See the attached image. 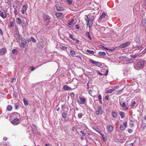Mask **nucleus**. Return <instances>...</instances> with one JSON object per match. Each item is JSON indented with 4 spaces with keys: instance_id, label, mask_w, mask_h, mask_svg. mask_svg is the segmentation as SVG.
Returning <instances> with one entry per match:
<instances>
[{
    "instance_id": "f257e3e1",
    "label": "nucleus",
    "mask_w": 146,
    "mask_h": 146,
    "mask_svg": "<svg viewBox=\"0 0 146 146\" xmlns=\"http://www.w3.org/2000/svg\"><path fill=\"white\" fill-rule=\"evenodd\" d=\"M145 61L143 59H139L137 62L136 64L134 66V68L137 70L143 69L145 66Z\"/></svg>"
},
{
    "instance_id": "f03ea898",
    "label": "nucleus",
    "mask_w": 146,
    "mask_h": 146,
    "mask_svg": "<svg viewBox=\"0 0 146 146\" xmlns=\"http://www.w3.org/2000/svg\"><path fill=\"white\" fill-rule=\"evenodd\" d=\"M42 17L46 26H48L50 22L51 18L50 16L44 13H42Z\"/></svg>"
},
{
    "instance_id": "7ed1b4c3",
    "label": "nucleus",
    "mask_w": 146,
    "mask_h": 146,
    "mask_svg": "<svg viewBox=\"0 0 146 146\" xmlns=\"http://www.w3.org/2000/svg\"><path fill=\"white\" fill-rule=\"evenodd\" d=\"M85 20L87 22V25L89 27L92 26L93 24V21L94 19L93 16L91 18H89L87 15L85 16Z\"/></svg>"
},
{
    "instance_id": "20e7f679",
    "label": "nucleus",
    "mask_w": 146,
    "mask_h": 146,
    "mask_svg": "<svg viewBox=\"0 0 146 146\" xmlns=\"http://www.w3.org/2000/svg\"><path fill=\"white\" fill-rule=\"evenodd\" d=\"M106 14L105 12H103L98 19V21L99 22H102L106 20Z\"/></svg>"
},
{
    "instance_id": "39448f33",
    "label": "nucleus",
    "mask_w": 146,
    "mask_h": 146,
    "mask_svg": "<svg viewBox=\"0 0 146 146\" xmlns=\"http://www.w3.org/2000/svg\"><path fill=\"white\" fill-rule=\"evenodd\" d=\"M89 61L90 62L94 64L95 66L99 67H101L102 66V64L100 62L95 61L92 59H90Z\"/></svg>"
},
{
    "instance_id": "423d86ee",
    "label": "nucleus",
    "mask_w": 146,
    "mask_h": 146,
    "mask_svg": "<svg viewBox=\"0 0 146 146\" xmlns=\"http://www.w3.org/2000/svg\"><path fill=\"white\" fill-rule=\"evenodd\" d=\"M103 110L101 106H99L98 107L97 110L95 111V114L97 115L102 114L103 113Z\"/></svg>"
},
{
    "instance_id": "0eeeda50",
    "label": "nucleus",
    "mask_w": 146,
    "mask_h": 146,
    "mask_svg": "<svg viewBox=\"0 0 146 146\" xmlns=\"http://www.w3.org/2000/svg\"><path fill=\"white\" fill-rule=\"evenodd\" d=\"M119 104L122 108L125 110H127L128 108L127 107L124 101L119 100Z\"/></svg>"
},
{
    "instance_id": "6e6552de",
    "label": "nucleus",
    "mask_w": 146,
    "mask_h": 146,
    "mask_svg": "<svg viewBox=\"0 0 146 146\" xmlns=\"http://www.w3.org/2000/svg\"><path fill=\"white\" fill-rule=\"evenodd\" d=\"M28 7V6L27 4H25L23 6L21 11L22 14H24L26 13Z\"/></svg>"
},
{
    "instance_id": "1a4fd4ad",
    "label": "nucleus",
    "mask_w": 146,
    "mask_h": 146,
    "mask_svg": "<svg viewBox=\"0 0 146 146\" xmlns=\"http://www.w3.org/2000/svg\"><path fill=\"white\" fill-rule=\"evenodd\" d=\"M127 127V122L126 121L124 122L123 124H121L120 127V130L122 131H124Z\"/></svg>"
},
{
    "instance_id": "9d476101",
    "label": "nucleus",
    "mask_w": 146,
    "mask_h": 146,
    "mask_svg": "<svg viewBox=\"0 0 146 146\" xmlns=\"http://www.w3.org/2000/svg\"><path fill=\"white\" fill-rule=\"evenodd\" d=\"M21 45L23 48H24L27 46V41L25 39H21Z\"/></svg>"
},
{
    "instance_id": "9b49d317",
    "label": "nucleus",
    "mask_w": 146,
    "mask_h": 146,
    "mask_svg": "<svg viewBox=\"0 0 146 146\" xmlns=\"http://www.w3.org/2000/svg\"><path fill=\"white\" fill-rule=\"evenodd\" d=\"M113 129V127L110 125H109L107 126V129L108 133H111L112 132Z\"/></svg>"
},
{
    "instance_id": "f8f14e48",
    "label": "nucleus",
    "mask_w": 146,
    "mask_h": 146,
    "mask_svg": "<svg viewBox=\"0 0 146 146\" xmlns=\"http://www.w3.org/2000/svg\"><path fill=\"white\" fill-rule=\"evenodd\" d=\"M80 101H79V104H85L86 100L84 98H82L80 97H79Z\"/></svg>"
},
{
    "instance_id": "ddd939ff",
    "label": "nucleus",
    "mask_w": 146,
    "mask_h": 146,
    "mask_svg": "<svg viewBox=\"0 0 146 146\" xmlns=\"http://www.w3.org/2000/svg\"><path fill=\"white\" fill-rule=\"evenodd\" d=\"M0 16L3 18H6L7 16L6 12H2L0 9Z\"/></svg>"
},
{
    "instance_id": "4468645a",
    "label": "nucleus",
    "mask_w": 146,
    "mask_h": 146,
    "mask_svg": "<svg viewBox=\"0 0 146 146\" xmlns=\"http://www.w3.org/2000/svg\"><path fill=\"white\" fill-rule=\"evenodd\" d=\"M19 122V119L16 118L11 121V123L14 125H17Z\"/></svg>"
},
{
    "instance_id": "2eb2a0df",
    "label": "nucleus",
    "mask_w": 146,
    "mask_h": 146,
    "mask_svg": "<svg viewBox=\"0 0 146 146\" xmlns=\"http://www.w3.org/2000/svg\"><path fill=\"white\" fill-rule=\"evenodd\" d=\"M7 52V49L4 47L2 48L0 50V56L4 54Z\"/></svg>"
},
{
    "instance_id": "dca6fc26",
    "label": "nucleus",
    "mask_w": 146,
    "mask_h": 146,
    "mask_svg": "<svg viewBox=\"0 0 146 146\" xmlns=\"http://www.w3.org/2000/svg\"><path fill=\"white\" fill-rule=\"evenodd\" d=\"M130 44L129 42H127L125 43L122 44L119 46V47L121 48H124L127 46L129 45Z\"/></svg>"
},
{
    "instance_id": "f3484780",
    "label": "nucleus",
    "mask_w": 146,
    "mask_h": 146,
    "mask_svg": "<svg viewBox=\"0 0 146 146\" xmlns=\"http://www.w3.org/2000/svg\"><path fill=\"white\" fill-rule=\"evenodd\" d=\"M74 20L72 19L70 22L68 23V26L70 28H71L72 27H73L74 25Z\"/></svg>"
},
{
    "instance_id": "a211bd4d",
    "label": "nucleus",
    "mask_w": 146,
    "mask_h": 146,
    "mask_svg": "<svg viewBox=\"0 0 146 146\" xmlns=\"http://www.w3.org/2000/svg\"><path fill=\"white\" fill-rule=\"evenodd\" d=\"M59 48L60 49L65 50H66L67 49V47L66 46H64V44H60L59 46Z\"/></svg>"
},
{
    "instance_id": "6ab92c4d",
    "label": "nucleus",
    "mask_w": 146,
    "mask_h": 146,
    "mask_svg": "<svg viewBox=\"0 0 146 146\" xmlns=\"http://www.w3.org/2000/svg\"><path fill=\"white\" fill-rule=\"evenodd\" d=\"M98 132L101 135L104 141H106L107 140V137L106 136L101 133L100 131H98Z\"/></svg>"
},
{
    "instance_id": "aec40b11",
    "label": "nucleus",
    "mask_w": 146,
    "mask_h": 146,
    "mask_svg": "<svg viewBox=\"0 0 146 146\" xmlns=\"http://www.w3.org/2000/svg\"><path fill=\"white\" fill-rule=\"evenodd\" d=\"M111 116L113 118L115 119L117 117V112L115 111H113L111 113Z\"/></svg>"
},
{
    "instance_id": "412c9836",
    "label": "nucleus",
    "mask_w": 146,
    "mask_h": 146,
    "mask_svg": "<svg viewBox=\"0 0 146 146\" xmlns=\"http://www.w3.org/2000/svg\"><path fill=\"white\" fill-rule=\"evenodd\" d=\"M32 129L34 133H36L37 131L36 127L33 124L32 126Z\"/></svg>"
},
{
    "instance_id": "4be33fe9",
    "label": "nucleus",
    "mask_w": 146,
    "mask_h": 146,
    "mask_svg": "<svg viewBox=\"0 0 146 146\" xmlns=\"http://www.w3.org/2000/svg\"><path fill=\"white\" fill-rule=\"evenodd\" d=\"M138 105L137 104L136 102L135 101H132L131 106L132 108H136Z\"/></svg>"
},
{
    "instance_id": "5701e85b",
    "label": "nucleus",
    "mask_w": 146,
    "mask_h": 146,
    "mask_svg": "<svg viewBox=\"0 0 146 146\" xmlns=\"http://www.w3.org/2000/svg\"><path fill=\"white\" fill-rule=\"evenodd\" d=\"M115 90L114 89L108 90L106 92V94H111Z\"/></svg>"
},
{
    "instance_id": "b1692460",
    "label": "nucleus",
    "mask_w": 146,
    "mask_h": 146,
    "mask_svg": "<svg viewBox=\"0 0 146 146\" xmlns=\"http://www.w3.org/2000/svg\"><path fill=\"white\" fill-rule=\"evenodd\" d=\"M119 115L121 116V118H123L125 117V113L123 111H120L119 113Z\"/></svg>"
},
{
    "instance_id": "393cba45",
    "label": "nucleus",
    "mask_w": 146,
    "mask_h": 146,
    "mask_svg": "<svg viewBox=\"0 0 146 146\" xmlns=\"http://www.w3.org/2000/svg\"><path fill=\"white\" fill-rule=\"evenodd\" d=\"M56 16L57 17H62L63 15L62 13H55Z\"/></svg>"
},
{
    "instance_id": "a878e982",
    "label": "nucleus",
    "mask_w": 146,
    "mask_h": 146,
    "mask_svg": "<svg viewBox=\"0 0 146 146\" xmlns=\"http://www.w3.org/2000/svg\"><path fill=\"white\" fill-rule=\"evenodd\" d=\"M98 54L100 56H105L106 55V54L104 52H99L98 53Z\"/></svg>"
},
{
    "instance_id": "bb28decb",
    "label": "nucleus",
    "mask_w": 146,
    "mask_h": 146,
    "mask_svg": "<svg viewBox=\"0 0 146 146\" xmlns=\"http://www.w3.org/2000/svg\"><path fill=\"white\" fill-rule=\"evenodd\" d=\"M63 89L65 90H68L71 89V88L68 86L67 85L64 86L63 87Z\"/></svg>"
},
{
    "instance_id": "cd10ccee",
    "label": "nucleus",
    "mask_w": 146,
    "mask_h": 146,
    "mask_svg": "<svg viewBox=\"0 0 146 146\" xmlns=\"http://www.w3.org/2000/svg\"><path fill=\"white\" fill-rule=\"evenodd\" d=\"M16 23L18 24H20L21 23V19L19 17H18L16 18Z\"/></svg>"
},
{
    "instance_id": "c85d7f7f",
    "label": "nucleus",
    "mask_w": 146,
    "mask_h": 146,
    "mask_svg": "<svg viewBox=\"0 0 146 146\" xmlns=\"http://www.w3.org/2000/svg\"><path fill=\"white\" fill-rule=\"evenodd\" d=\"M134 60V58H131L130 59H129L128 58V60H127V61L129 63H132L133 60Z\"/></svg>"
},
{
    "instance_id": "c756f323",
    "label": "nucleus",
    "mask_w": 146,
    "mask_h": 146,
    "mask_svg": "<svg viewBox=\"0 0 146 146\" xmlns=\"http://www.w3.org/2000/svg\"><path fill=\"white\" fill-rule=\"evenodd\" d=\"M23 101L24 102V104L25 106H27L28 105V101L25 98H24L23 99Z\"/></svg>"
},
{
    "instance_id": "7c9ffc66",
    "label": "nucleus",
    "mask_w": 146,
    "mask_h": 146,
    "mask_svg": "<svg viewBox=\"0 0 146 146\" xmlns=\"http://www.w3.org/2000/svg\"><path fill=\"white\" fill-rule=\"evenodd\" d=\"M29 41H32L33 42H36V40H35V39L33 37H31V38H29Z\"/></svg>"
},
{
    "instance_id": "2f4dec72",
    "label": "nucleus",
    "mask_w": 146,
    "mask_h": 146,
    "mask_svg": "<svg viewBox=\"0 0 146 146\" xmlns=\"http://www.w3.org/2000/svg\"><path fill=\"white\" fill-rule=\"evenodd\" d=\"M72 100H73L74 98V94L73 92H72L69 94Z\"/></svg>"
},
{
    "instance_id": "473e14b6",
    "label": "nucleus",
    "mask_w": 146,
    "mask_h": 146,
    "mask_svg": "<svg viewBox=\"0 0 146 146\" xmlns=\"http://www.w3.org/2000/svg\"><path fill=\"white\" fill-rule=\"evenodd\" d=\"M38 46H40V48H43V44L42 42H39L37 44Z\"/></svg>"
},
{
    "instance_id": "72a5a7b5",
    "label": "nucleus",
    "mask_w": 146,
    "mask_h": 146,
    "mask_svg": "<svg viewBox=\"0 0 146 146\" xmlns=\"http://www.w3.org/2000/svg\"><path fill=\"white\" fill-rule=\"evenodd\" d=\"M62 117L64 119H65L66 117V113L64 112H63L62 114Z\"/></svg>"
},
{
    "instance_id": "f704fd0d",
    "label": "nucleus",
    "mask_w": 146,
    "mask_h": 146,
    "mask_svg": "<svg viewBox=\"0 0 146 146\" xmlns=\"http://www.w3.org/2000/svg\"><path fill=\"white\" fill-rule=\"evenodd\" d=\"M86 52H88L90 54H94V52L93 50H86Z\"/></svg>"
},
{
    "instance_id": "c9c22d12",
    "label": "nucleus",
    "mask_w": 146,
    "mask_h": 146,
    "mask_svg": "<svg viewBox=\"0 0 146 146\" xmlns=\"http://www.w3.org/2000/svg\"><path fill=\"white\" fill-rule=\"evenodd\" d=\"M70 54L72 56L74 57V55H75V51H74V50H71L70 51Z\"/></svg>"
},
{
    "instance_id": "e433bc0d",
    "label": "nucleus",
    "mask_w": 146,
    "mask_h": 146,
    "mask_svg": "<svg viewBox=\"0 0 146 146\" xmlns=\"http://www.w3.org/2000/svg\"><path fill=\"white\" fill-rule=\"evenodd\" d=\"M120 58L123 60H125L127 61L128 60V58L127 57L125 56H122L120 57Z\"/></svg>"
},
{
    "instance_id": "4c0bfd02",
    "label": "nucleus",
    "mask_w": 146,
    "mask_h": 146,
    "mask_svg": "<svg viewBox=\"0 0 146 146\" xmlns=\"http://www.w3.org/2000/svg\"><path fill=\"white\" fill-rule=\"evenodd\" d=\"M12 109V107L11 106H8L7 107V110L9 111H11Z\"/></svg>"
},
{
    "instance_id": "58836bf2",
    "label": "nucleus",
    "mask_w": 146,
    "mask_h": 146,
    "mask_svg": "<svg viewBox=\"0 0 146 146\" xmlns=\"http://www.w3.org/2000/svg\"><path fill=\"white\" fill-rule=\"evenodd\" d=\"M86 35L88 37L90 38V40H91L92 39V38L90 36V33L89 32H86Z\"/></svg>"
},
{
    "instance_id": "ea45409f",
    "label": "nucleus",
    "mask_w": 146,
    "mask_h": 146,
    "mask_svg": "<svg viewBox=\"0 0 146 146\" xmlns=\"http://www.w3.org/2000/svg\"><path fill=\"white\" fill-rule=\"evenodd\" d=\"M105 30V28L103 27H100L99 30L101 32H103Z\"/></svg>"
},
{
    "instance_id": "a19ab883",
    "label": "nucleus",
    "mask_w": 146,
    "mask_h": 146,
    "mask_svg": "<svg viewBox=\"0 0 146 146\" xmlns=\"http://www.w3.org/2000/svg\"><path fill=\"white\" fill-rule=\"evenodd\" d=\"M83 115V114L82 113H80L78 114V116L79 118H81Z\"/></svg>"
},
{
    "instance_id": "79ce46f5",
    "label": "nucleus",
    "mask_w": 146,
    "mask_h": 146,
    "mask_svg": "<svg viewBox=\"0 0 146 146\" xmlns=\"http://www.w3.org/2000/svg\"><path fill=\"white\" fill-rule=\"evenodd\" d=\"M19 3V2L18 1L16 0L13 3V4L18 5Z\"/></svg>"
},
{
    "instance_id": "37998d69",
    "label": "nucleus",
    "mask_w": 146,
    "mask_h": 146,
    "mask_svg": "<svg viewBox=\"0 0 146 146\" xmlns=\"http://www.w3.org/2000/svg\"><path fill=\"white\" fill-rule=\"evenodd\" d=\"M88 92L89 94L92 96H93L92 95V92H93V91L92 90H89L88 91Z\"/></svg>"
},
{
    "instance_id": "c03bdc74",
    "label": "nucleus",
    "mask_w": 146,
    "mask_h": 146,
    "mask_svg": "<svg viewBox=\"0 0 146 146\" xmlns=\"http://www.w3.org/2000/svg\"><path fill=\"white\" fill-rule=\"evenodd\" d=\"M133 123V121H131L130 122V125L132 127H133L134 126Z\"/></svg>"
},
{
    "instance_id": "a18cd8bd",
    "label": "nucleus",
    "mask_w": 146,
    "mask_h": 146,
    "mask_svg": "<svg viewBox=\"0 0 146 146\" xmlns=\"http://www.w3.org/2000/svg\"><path fill=\"white\" fill-rule=\"evenodd\" d=\"M17 51L15 49H13L12 50V52L14 54H15L17 53Z\"/></svg>"
},
{
    "instance_id": "49530a36",
    "label": "nucleus",
    "mask_w": 146,
    "mask_h": 146,
    "mask_svg": "<svg viewBox=\"0 0 146 146\" xmlns=\"http://www.w3.org/2000/svg\"><path fill=\"white\" fill-rule=\"evenodd\" d=\"M66 2L69 5H71L72 3V1L71 0H66Z\"/></svg>"
},
{
    "instance_id": "de8ad7c7",
    "label": "nucleus",
    "mask_w": 146,
    "mask_h": 146,
    "mask_svg": "<svg viewBox=\"0 0 146 146\" xmlns=\"http://www.w3.org/2000/svg\"><path fill=\"white\" fill-rule=\"evenodd\" d=\"M13 9H14V10L17 9L18 7V5H14V4H13Z\"/></svg>"
},
{
    "instance_id": "09e8293b",
    "label": "nucleus",
    "mask_w": 146,
    "mask_h": 146,
    "mask_svg": "<svg viewBox=\"0 0 146 146\" xmlns=\"http://www.w3.org/2000/svg\"><path fill=\"white\" fill-rule=\"evenodd\" d=\"M56 8L59 11H61L62 10V8L57 7V5L56 6Z\"/></svg>"
},
{
    "instance_id": "8fccbe9b",
    "label": "nucleus",
    "mask_w": 146,
    "mask_h": 146,
    "mask_svg": "<svg viewBox=\"0 0 146 146\" xmlns=\"http://www.w3.org/2000/svg\"><path fill=\"white\" fill-rule=\"evenodd\" d=\"M1 146H11L10 145L9 143L7 142V143H5V144H3Z\"/></svg>"
},
{
    "instance_id": "3c124183",
    "label": "nucleus",
    "mask_w": 146,
    "mask_h": 146,
    "mask_svg": "<svg viewBox=\"0 0 146 146\" xmlns=\"http://www.w3.org/2000/svg\"><path fill=\"white\" fill-rule=\"evenodd\" d=\"M119 47H119V46H117V47H116L115 48H113V50H114V51H116V50H118Z\"/></svg>"
},
{
    "instance_id": "603ef678",
    "label": "nucleus",
    "mask_w": 146,
    "mask_h": 146,
    "mask_svg": "<svg viewBox=\"0 0 146 146\" xmlns=\"http://www.w3.org/2000/svg\"><path fill=\"white\" fill-rule=\"evenodd\" d=\"M133 131V130L131 129H128V132L129 133H131Z\"/></svg>"
},
{
    "instance_id": "864d4df0",
    "label": "nucleus",
    "mask_w": 146,
    "mask_h": 146,
    "mask_svg": "<svg viewBox=\"0 0 146 146\" xmlns=\"http://www.w3.org/2000/svg\"><path fill=\"white\" fill-rule=\"evenodd\" d=\"M130 56L132 57L131 58H134V59L135 58H136L137 57V56L135 55H130Z\"/></svg>"
},
{
    "instance_id": "5fc2aeb1",
    "label": "nucleus",
    "mask_w": 146,
    "mask_h": 146,
    "mask_svg": "<svg viewBox=\"0 0 146 146\" xmlns=\"http://www.w3.org/2000/svg\"><path fill=\"white\" fill-rule=\"evenodd\" d=\"M97 73L99 74L100 75H103V74H102L101 72H100L99 70H97L96 71Z\"/></svg>"
},
{
    "instance_id": "6e6d98bb",
    "label": "nucleus",
    "mask_w": 146,
    "mask_h": 146,
    "mask_svg": "<svg viewBox=\"0 0 146 146\" xmlns=\"http://www.w3.org/2000/svg\"><path fill=\"white\" fill-rule=\"evenodd\" d=\"M17 40L19 41L20 40L19 36V35H17V38H16Z\"/></svg>"
},
{
    "instance_id": "4d7b16f0",
    "label": "nucleus",
    "mask_w": 146,
    "mask_h": 146,
    "mask_svg": "<svg viewBox=\"0 0 146 146\" xmlns=\"http://www.w3.org/2000/svg\"><path fill=\"white\" fill-rule=\"evenodd\" d=\"M105 98L106 100H107L108 101L110 99L109 98L108 96H106L105 97Z\"/></svg>"
},
{
    "instance_id": "13d9d810",
    "label": "nucleus",
    "mask_w": 146,
    "mask_h": 146,
    "mask_svg": "<svg viewBox=\"0 0 146 146\" xmlns=\"http://www.w3.org/2000/svg\"><path fill=\"white\" fill-rule=\"evenodd\" d=\"M98 97L99 100H102V96L100 94L98 96Z\"/></svg>"
},
{
    "instance_id": "bf43d9fd",
    "label": "nucleus",
    "mask_w": 146,
    "mask_h": 146,
    "mask_svg": "<svg viewBox=\"0 0 146 146\" xmlns=\"http://www.w3.org/2000/svg\"><path fill=\"white\" fill-rule=\"evenodd\" d=\"M10 25L11 27H13V22L12 21H11L10 22Z\"/></svg>"
},
{
    "instance_id": "052dcab7",
    "label": "nucleus",
    "mask_w": 146,
    "mask_h": 146,
    "mask_svg": "<svg viewBox=\"0 0 146 146\" xmlns=\"http://www.w3.org/2000/svg\"><path fill=\"white\" fill-rule=\"evenodd\" d=\"M108 73V70H106L105 74H103V75H106Z\"/></svg>"
},
{
    "instance_id": "680f3d73",
    "label": "nucleus",
    "mask_w": 146,
    "mask_h": 146,
    "mask_svg": "<svg viewBox=\"0 0 146 146\" xmlns=\"http://www.w3.org/2000/svg\"><path fill=\"white\" fill-rule=\"evenodd\" d=\"M80 132L83 135V136H84L86 134L84 133L83 131H81Z\"/></svg>"
},
{
    "instance_id": "e2e57ef3",
    "label": "nucleus",
    "mask_w": 146,
    "mask_h": 146,
    "mask_svg": "<svg viewBox=\"0 0 146 146\" xmlns=\"http://www.w3.org/2000/svg\"><path fill=\"white\" fill-rule=\"evenodd\" d=\"M69 37L72 39V38H73V36L72 34H69Z\"/></svg>"
},
{
    "instance_id": "0e129e2a",
    "label": "nucleus",
    "mask_w": 146,
    "mask_h": 146,
    "mask_svg": "<svg viewBox=\"0 0 146 146\" xmlns=\"http://www.w3.org/2000/svg\"><path fill=\"white\" fill-rule=\"evenodd\" d=\"M35 68L34 67H31V71H33L35 70Z\"/></svg>"
},
{
    "instance_id": "69168bd1",
    "label": "nucleus",
    "mask_w": 146,
    "mask_h": 146,
    "mask_svg": "<svg viewBox=\"0 0 146 146\" xmlns=\"http://www.w3.org/2000/svg\"><path fill=\"white\" fill-rule=\"evenodd\" d=\"M14 12L15 14L16 15H17V9L14 10Z\"/></svg>"
},
{
    "instance_id": "338daca9",
    "label": "nucleus",
    "mask_w": 146,
    "mask_h": 146,
    "mask_svg": "<svg viewBox=\"0 0 146 146\" xmlns=\"http://www.w3.org/2000/svg\"><path fill=\"white\" fill-rule=\"evenodd\" d=\"M108 51H109L110 52L114 51V50H113V49H108Z\"/></svg>"
},
{
    "instance_id": "774afa93",
    "label": "nucleus",
    "mask_w": 146,
    "mask_h": 146,
    "mask_svg": "<svg viewBox=\"0 0 146 146\" xmlns=\"http://www.w3.org/2000/svg\"><path fill=\"white\" fill-rule=\"evenodd\" d=\"M0 33L1 35H3V33L2 31V30L0 28Z\"/></svg>"
}]
</instances>
